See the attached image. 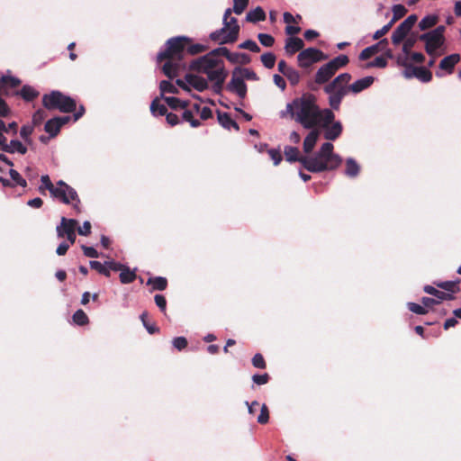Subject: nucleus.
<instances>
[{
    "instance_id": "1",
    "label": "nucleus",
    "mask_w": 461,
    "mask_h": 461,
    "mask_svg": "<svg viewBox=\"0 0 461 461\" xmlns=\"http://www.w3.org/2000/svg\"><path fill=\"white\" fill-rule=\"evenodd\" d=\"M332 110L331 108L321 109L315 95L307 94L288 103L285 109L280 112V117H290L304 129H313L317 127L321 119L327 122L335 118Z\"/></svg>"
},
{
    "instance_id": "2",
    "label": "nucleus",
    "mask_w": 461,
    "mask_h": 461,
    "mask_svg": "<svg viewBox=\"0 0 461 461\" xmlns=\"http://www.w3.org/2000/svg\"><path fill=\"white\" fill-rule=\"evenodd\" d=\"M334 146L327 141L312 156L303 157L301 159L303 167L312 173H321L338 168L342 163V158L333 152Z\"/></svg>"
},
{
    "instance_id": "3",
    "label": "nucleus",
    "mask_w": 461,
    "mask_h": 461,
    "mask_svg": "<svg viewBox=\"0 0 461 461\" xmlns=\"http://www.w3.org/2000/svg\"><path fill=\"white\" fill-rule=\"evenodd\" d=\"M350 80V74L342 73L324 86L323 90L329 95L328 102L331 109L336 111L339 109L342 99L348 93V84Z\"/></svg>"
},
{
    "instance_id": "4",
    "label": "nucleus",
    "mask_w": 461,
    "mask_h": 461,
    "mask_svg": "<svg viewBox=\"0 0 461 461\" xmlns=\"http://www.w3.org/2000/svg\"><path fill=\"white\" fill-rule=\"evenodd\" d=\"M220 53L214 52V50L206 55L194 59L190 68L198 73L205 74L208 80L212 79L214 75H219L225 71L224 64L219 59Z\"/></svg>"
},
{
    "instance_id": "5",
    "label": "nucleus",
    "mask_w": 461,
    "mask_h": 461,
    "mask_svg": "<svg viewBox=\"0 0 461 461\" xmlns=\"http://www.w3.org/2000/svg\"><path fill=\"white\" fill-rule=\"evenodd\" d=\"M42 104L48 110H59L62 113H71L77 108V104L74 99L58 90L44 95L42 97Z\"/></svg>"
},
{
    "instance_id": "6",
    "label": "nucleus",
    "mask_w": 461,
    "mask_h": 461,
    "mask_svg": "<svg viewBox=\"0 0 461 461\" xmlns=\"http://www.w3.org/2000/svg\"><path fill=\"white\" fill-rule=\"evenodd\" d=\"M51 196L61 201L63 203H72L74 209L79 210L80 200L77 191L62 180L56 183L55 191Z\"/></svg>"
},
{
    "instance_id": "7",
    "label": "nucleus",
    "mask_w": 461,
    "mask_h": 461,
    "mask_svg": "<svg viewBox=\"0 0 461 461\" xmlns=\"http://www.w3.org/2000/svg\"><path fill=\"white\" fill-rule=\"evenodd\" d=\"M444 32L445 27L440 25L420 36V40L425 41V49L429 55H434L437 50L443 44Z\"/></svg>"
},
{
    "instance_id": "8",
    "label": "nucleus",
    "mask_w": 461,
    "mask_h": 461,
    "mask_svg": "<svg viewBox=\"0 0 461 461\" xmlns=\"http://www.w3.org/2000/svg\"><path fill=\"white\" fill-rule=\"evenodd\" d=\"M188 41L186 37H174L167 40L166 48L158 53L157 59L158 61L169 59L174 56H180L185 49V41Z\"/></svg>"
},
{
    "instance_id": "9",
    "label": "nucleus",
    "mask_w": 461,
    "mask_h": 461,
    "mask_svg": "<svg viewBox=\"0 0 461 461\" xmlns=\"http://www.w3.org/2000/svg\"><path fill=\"white\" fill-rule=\"evenodd\" d=\"M297 59L300 67L308 68L315 62L327 59V55L318 49L308 48L298 54Z\"/></svg>"
},
{
    "instance_id": "10",
    "label": "nucleus",
    "mask_w": 461,
    "mask_h": 461,
    "mask_svg": "<svg viewBox=\"0 0 461 461\" xmlns=\"http://www.w3.org/2000/svg\"><path fill=\"white\" fill-rule=\"evenodd\" d=\"M332 118L329 122H325L324 120L321 119L317 125V129H323V136L330 142L337 140L342 133V124L339 121H334Z\"/></svg>"
},
{
    "instance_id": "11",
    "label": "nucleus",
    "mask_w": 461,
    "mask_h": 461,
    "mask_svg": "<svg viewBox=\"0 0 461 461\" xmlns=\"http://www.w3.org/2000/svg\"><path fill=\"white\" fill-rule=\"evenodd\" d=\"M240 27H234L232 30L223 25L222 28L212 32L210 34V39L219 44H226L234 42L239 36Z\"/></svg>"
},
{
    "instance_id": "12",
    "label": "nucleus",
    "mask_w": 461,
    "mask_h": 461,
    "mask_svg": "<svg viewBox=\"0 0 461 461\" xmlns=\"http://www.w3.org/2000/svg\"><path fill=\"white\" fill-rule=\"evenodd\" d=\"M226 89L230 93L236 94L241 99H244L247 95V85L235 68L232 71L230 82L226 86Z\"/></svg>"
},
{
    "instance_id": "13",
    "label": "nucleus",
    "mask_w": 461,
    "mask_h": 461,
    "mask_svg": "<svg viewBox=\"0 0 461 461\" xmlns=\"http://www.w3.org/2000/svg\"><path fill=\"white\" fill-rule=\"evenodd\" d=\"M214 52H219L220 56L225 57L230 63L233 64H248L250 62V58L246 53L230 52L225 47H220L214 50Z\"/></svg>"
},
{
    "instance_id": "14",
    "label": "nucleus",
    "mask_w": 461,
    "mask_h": 461,
    "mask_svg": "<svg viewBox=\"0 0 461 461\" xmlns=\"http://www.w3.org/2000/svg\"><path fill=\"white\" fill-rule=\"evenodd\" d=\"M70 116H57L46 122L44 129L50 137H55L60 131V128L68 123Z\"/></svg>"
},
{
    "instance_id": "15",
    "label": "nucleus",
    "mask_w": 461,
    "mask_h": 461,
    "mask_svg": "<svg viewBox=\"0 0 461 461\" xmlns=\"http://www.w3.org/2000/svg\"><path fill=\"white\" fill-rule=\"evenodd\" d=\"M77 226V221L74 219H67L65 217L61 218L60 225L57 226V234L59 237L62 238L69 233L76 232V228Z\"/></svg>"
},
{
    "instance_id": "16",
    "label": "nucleus",
    "mask_w": 461,
    "mask_h": 461,
    "mask_svg": "<svg viewBox=\"0 0 461 461\" xmlns=\"http://www.w3.org/2000/svg\"><path fill=\"white\" fill-rule=\"evenodd\" d=\"M336 71L328 64L321 66L315 74V83L321 85L330 81Z\"/></svg>"
},
{
    "instance_id": "17",
    "label": "nucleus",
    "mask_w": 461,
    "mask_h": 461,
    "mask_svg": "<svg viewBox=\"0 0 461 461\" xmlns=\"http://www.w3.org/2000/svg\"><path fill=\"white\" fill-rule=\"evenodd\" d=\"M185 79L188 85L199 92H203L208 88V82L203 77L194 74H187L185 75Z\"/></svg>"
},
{
    "instance_id": "18",
    "label": "nucleus",
    "mask_w": 461,
    "mask_h": 461,
    "mask_svg": "<svg viewBox=\"0 0 461 461\" xmlns=\"http://www.w3.org/2000/svg\"><path fill=\"white\" fill-rule=\"evenodd\" d=\"M374 81L375 78L371 76L357 79L353 84L348 86V92L350 91L354 94H358L368 88L374 83Z\"/></svg>"
},
{
    "instance_id": "19",
    "label": "nucleus",
    "mask_w": 461,
    "mask_h": 461,
    "mask_svg": "<svg viewBox=\"0 0 461 461\" xmlns=\"http://www.w3.org/2000/svg\"><path fill=\"white\" fill-rule=\"evenodd\" d=\"M312 131L308 133L303 140V151L305 153H311L318 140L320 135V130L317 128L311 129Z\"/></svg>"
},
{
    "instance_id": "20",
    "label": "nucleus",
    "mask_w": 461,
    "mask_h": 461,
    "mask_svg": "<svg viewBox=\"0 0 461 461\" xmlns=\"http://www.w3.org/2000/svg\"><path fill=\"white\" fill-rule=\"evenodd\" d=\"M360 165L353 158H348L345 161L344 174L349 178H356L360 173Z\"/></svg>"
},
{
    "instance_id": "21",
    "label": "nucleus",
    "mask_w": 461,
    "mask_h": 461,
    "mask_svg": "<svg viewBox=\"0 0 461 461\" xmlns=\"http://www.w3.org/2000/svg\"><path fill=\"white\" fill-rule=\"evenodd\" d=\"M304 46V42L298 37H289L285 41V50L289 55L301 50Z\"/></svg>"
},
{
    "instance_id": "22",
    "label": "nucleus",
    "mask_w": 461,
    "mask_h": 461,
    "mask_svg": "<svg viewBox=\"0 0 461 461\" xmlns=\"http://www.w3.org/2000/svg\"><path fill=\"white\" fill-rule=\"evenodd\" d=\"M460 60L459 54H451L441 59L439 68L446 70L447 73H452L455 65Z\"/></svg>"
},
{
    "instance_id": "23",
    "label": "nucleus",
    "mask_w": 461,
    "mask_h": 461,
    "mask_svg": "<svg viewBox=\"0 0 461 461\" xmlns=\"http://www.w3.org/2000/svg\"><path fill=\"white\" fill-rule=\"evenodd\" d=\"M387 44H388V40L387 39L381 40L376 44L369 46V47L364 49L360 52V54H359V59L361 60L368 59L372 55H374L375 53L378 52L380 47L386 46Z\"/></svg>"
},
{
    "instance_id": "24",
    "label": "nucleus",
    "mask_w": 461,
    "mask_h": 461,
    "mask_svg": "<svg viewBox=\"0 0 461 461\" xmlns=\"http://www.w3.org/2000/svg\"><path fill=\"white\" fill-rule=\"evenodd\" d=\"M417 19V15L411 14L402 22L395 30L406 37L416 23Z\"/></svg>"
},
{
    "instance_id": "25",
    "label": "nucleus",
    "mask_w": 461,
    "mask_h": 461,
    "mask_svg": "<svg viewBox=\"0 0 461 461\" xmlns=\"http://www.w3.org/2000/svg\"><path fill=\"white\" fill-rule=\"evenodd\" d=\"M217 119L219 123L224 129L230 130V128H234L236 131H239L240 129L238 123L235 121H233L227 113H221L218 111Z\"/></svg>"
},
{
    "instance_id": "26",
    "label": "nucleus",
    "mask_w": 461,
    "mask_h": 461,
    "mask_svg": "<svg viewBox=\"0 0 461 461\" xmlns=\"http://www.w3.org/2000/svg\"><path fill=\"white\" fill-rule=\"evenodd\" d=\"M423 290L425 293L435 296L436 300L439 301V303L444 300H452L454 298L453 294L439 291L431 285H425Z\"/></svg>"
},
{
    "instance_id": "27",
    "label": "nucleus",
    "mask_w": 461,
    "mask_h": 461,
    "mask_svg": "<svg viewBox=\"0 0 461 461\" xmlns=\"http://www.w3.org/2000/svg\"><path fill=\"white\" fill-rule=\"evenodd\" d=\"M3 150L8 153L18 152L23 155L26 153L27 148L21 141L14 140H11L10 143L5 144L3 147Z\"/></svg>"
},
{
    "instance_id": "28",
    "label": "nucleus",
    "mask_w": 461,
    "mask_h": 461,
    "mask_svg": "<svg viewBox=\"0 0 461 461\" xmlns=\"http://www.w3.org/2000/svg\"><path fill=\"white\" fill-rule=\"evenodd\" d=\"M266 19V13L264 10L258 6L253 10H250L246 15V21L249 23H258Z\"/></svg>"
},
{
    "instance_id": "29",
    "label": "nucleus",
    "mask_w": 461,
    "mask_h": 461,
    "mask_svg": "<svg viewBox=\"0 0 461 461\" xmlns=\"http://www.w3.org/2000/svg\"><path fill=\"white\" fill-rule=\"evenodd\" d=\"M227 75L228 73L225 70L219 75H214V77L210 79V81L213 83L212 88L215 93L220 94L221 92Z\"/></svg>"
},
{
    "instance_id": "30",
    "label": "nucleus",
    "mask_w": 461,
    "mask_h": 461,
    "mask_svg": "<svg viewBox=\"0 0 461 461\" xmlns=\"http://www.w3.org/2000/svg\"><path fill=\"white\" fill-rule=\"evenodd\" d=\"M285 156L288 162H300L304 156H299V150L295 147L286 146L285 148Z\"/></svg>"
},
{
    "instance_id": "31",
    "label": "nucleus",
    "mask_w": 461,
    "mask_h": 461,
    "mask_svg": "<svg viewBox=\"0 0 461 461\" xmlns=\"http://www.w3.org/2000/svg\"><path fill=\"white\" fill-rule=\"evenodd\" d=\"M147 285H152L153 290L163 291L167 288V281L162 276L149 277Z\"/></svg>"
},
{
    "instance_id": "32",
    "label": "nucleus",
    "mask_w": 461,
    "mask_h": 461,
    "mask_svg": "<svg viewBox=\"0 0 461 461\" xmlns=\"http://www.w3.org/2000/svg\"><path fill=\"white\" fill-rule=\"evenodd\" d=\"M136 278L135 270H131L128 267L124 266L120 273V281L122 284H131Z\"/></svg>"
},
{
    "instance_id": "33",
    "label": "nucleus",
    "mask_w": 461,
    "mask_h": 461,
    "mask_svg": "<svg viewBox=\"0 0 461 461\" xmlns=\"http://www.w3.org/2000/svg\"><path fill=\"white\" fill-rule=\"evenodd\" d=\"M348 61V57L347 55L341 54L329 61L328 64L337 72L338 69L345 67Z\"/></svg>"
},
{
    "instance_id": "34",
    "label": "nucleus",
    "mask_w": 461,
    "mask_h": 461,
    "mask_svg": "<svg viewBox=\"0 0 461 461\" xmlns=\"http://www.w3.org/2000/svg\"><path fill=\"white\" fill-rule=\"evenodd\" d=\"M178 67L176 62H173L169 59L163 65L162 70L167 77L173 78L176 76Z\"/></svg>"
},
{
    "instance_id": "35",
    "label": "nucleus",
    "mask_w": 461,
    "mask_h": 461,
    "mask_svg": "<svg viewBox=\"0 0 461 461\" xmlns=\"http://www.w3.org/2000/svg\"><path fill=\"white\" fill-rule=\"evenodd\" d=\"M19 94L26 101H32L39 95V92L28 85L23 86Z\"/></svg>"
},
{
    "instance_id": "36",
    "label": "nucleus",
    "mask_w": 461,
    "mask_h": 461,
    "mask_svg": "<svg viewBox=\"0 0 461 461\" xmlns=\"http://www.w3.org/2000/svg\"><path fill=\"white\" fill-rule=\"evenodd\" d=\"M150 112L154 116H162L167 114V109L164 104H159L158 98H156L150 104Z\"/></svg>"
},
{
    "instance_id": "37",
    "label": "nucleus",
    "mask_w": 461,
    "mask_h": 461,
    "mask_svg": "<svg viewBox=\"0 0 461 461\" xmlns=\"http://www.w3.org/2000/svg\"><path fill=\"white\" fill-rule=\"evenodd\" d=\"M235 69L240 74V76L244 79V81L245 80H252V81L258 80V77L257 76V74L249 68L237 67V68H235Z\"/></svg>"
},
{
    "instance_id": "38",
    "label": "nucleus",
    "mask_w": 461,
    "mask_h": 461,
    "mask_svg": "<svg viewBox=\"0 0 461 461\" xmlns=\"http://www.w3.org/2000/svg\"><path fill=\"white\" fill-rule=\"evenodd\" d=\"M438 22V17L436 15H427L423 17L419 23V28L421 31H425L429 28L434 26Z\"/></svg>"
},
{
    "instance_id": "39",
    "label": "nucleus",
    "mask_w": 461,
    "mask_h": 461,
    "mask_svg": "<svg viewBox=\"0 0 461 461\" xmlns=\"http://www.w3.org/2000/svg\"><path fill=\"white\" fill-rule=\"evenodd\" d=\"M457 281H445L437 283L436 285L443 290L446 293L454 294L458 291Z\"/></svg>"
},
{
    "instance_id": "40",
    "label": "nucleus",
    "mask_w": 461,
    "mask_h": 461,
    "mask_svg": "<svg viewBox=\"0 0 461 461\" xmlns=\"http://www.w3.org/2000/svg\"><path fill=\"white\" fill-rule=\"evenodd\" d=\"M164 99L167 105L172 109L185 108L187 106V102L182 101L176 97L167 96L164 97Z\"/></svg>"
},
{
    "instance_id": "41",
    "label": "nucleus",
    "mask_w": 461,
    "mask_h": 461,
    "mask_svg": "<svg viewBox=\"0 0 461 461\" xmlns=\"http://www.w3.org/2000/svg\"><path fill=\"white\" fill-rule=\"evenodd\" d=\"M41 185H40L39 189L41 193H43V190L44 189H47L49 190V192L50 193V194L52 195V194L54 193L55 191V186L56 185H54L50 179V176L48 175H45V176H42L41 178Z\"/></svg>"
},
{
    "instance_id": "42",
    "label": "nucleus",
    "mask_w": 461,
    "mask_h": 461,
    "mask_svg": "<svg viewBox=\"0 0 461 461\" xmlns=\"http://www.w3.org/2000/svg\"><path fill=\"white\" fill-rule=\"evenodd\" d=\"M73 321L79 326L86 325L89 321L87 315L81 309L76 311V312L73 314Z\"/></svg>"
},
{
    "instance_id": "43",
    "label": "nucleus",
    "mask_w": 461,
    "mask_h": 461,
    "mask_svg": "<svg viewBox=\"0 0 461 461\" xmlns=\"http://www.w3.org/2000/svg\"><path fill=\"white\" fill-rule=\"evenodd\" d=\"M194 114L193 110L185 109L182 113L183 120L188 122L192 127L195 128L200 125V121L194 119Z\"/></svg>"
},
{
    "instance_id": "44",
    "label": "nucleus",
    "mask_w": 461,
    "mask_h": 461,
    "mask_svg": "<svg viewBox=\"0 0 461 461\" xmlns=\"http://www.w3.org/2000/svg\"><path fill=\"white\" fill-rule=\"evenodd\" d=\"M393 11V23H395L397 20L405 15L407 10L402 5H394L392 8Z\"/></svg>"
},
{
    "instance_id": "45",
    "label": "nucleus",
    "mask_w": 461,
    "mask_h": 461,
    "mask_svg": "<svg viewBox=\"0 0 461 461\" xmlns=\"http://www.w3.org/2000/svg\"><path fill=\"white\" fill-rule=\"evenodd\" d=\"M261 62L267 68H272L276 63V56L271 52L264 53L261 58Z\"/></svg>"
},
{
    "instance_id": "46",
    "label": "nucleus",
    "mask_w": 461,
    "mask_h": 461,
    "mask_svg": "<svg viewBox=\"0 0 461 461\" xmlns=\"http://www.w3.org/2000/svg\"><path fill=\"white\" fill-rule=\"evenodd\" d=\"M416 78H418L421 82L427 83L431 80L432 74L427 68H425L423 67H419Z\"/></svg>"
},
{
    "instance_id": "47",
    "label": "nucleus",
    "mask_w": 461,
    "mask_h": 461,
    "mask_svg": "<svg viewBox=\"0 0 461 461\" xmlns=\"http://www.w3.org/2000/svg\"><path fill=\"white\" fill-rule=\"evenodd\" d=\"M239 48L244 49V50H249L251 52H255V53H258L260 51L259 46L257 44L256 41H254L252 40L245 41L244 42H242L239 45Z\"/></svg>"
},
{
    "instance_id": "48",
    "label": "nucleus",
    "mask_w": 461,
    "mask_h": 461,
    "mask_svg": "<svg viewBox=\"0 0 461 461\" xmlns=\"http://www.w3.org/2000/svg\"><path fill=\"white\" fill-rule=\"evenodd\" d=\"M9 175L12 180L15 183V185H20L22 187H25L27 185L26 180L23 178L16 170L10 169Z\"/></svg>"
},
{
    "instance_id": "49",
    "label": "nucleus",
    "mask_w": 461,
    "mask_h": 461,
    "mask_svg": "<svg viewBox=\"0 0 461 461\" xmlns=\"http://www.w3.org/2000/svg\"><path fill=\"white\" fill-rule=\"evenodd\" d=\"M259 42L265 47H271L275 42V39L272 35L267 33H259L258 35Z\"/></svg>"
},
{
    "instance_id": "50",
    "label": "nucleus",
    "mask_w": 461,
    "mask_h": 461,
    "mask_svg": "<svg viewBox=\"0 0 461 461\" xmlns=\"http://www.w3.org/2000/svg\"><path fill=\"white\" fill-rule=\"evenodd\" d=\"M407 307L411 312L419 315H424L428 312V310L424 306H421L415 303H408Z\"/></svg>"
},
{
    "instance_id": "51",
    "label": "nucleus",
    "mask_w": 461,
    "mask_h": 461,
    "mask_svg": "<svg viewBox=\"0 0 461 461\" xmlns=\"http://www.w3.org/2000/svg\"><path fill=\"white\" fill-rule=\"evenodd\" d=\"M258 422L260 424H266L269 420V411L267 409V406L266 404H262L260 414L258 416L257 419Z\"/></svg>"
},
{
    "instance_id": "52",
    "label": "nucleus",
    "mask_w": 461,
    "mask_h": 461,
    "mask_svg": "<svg viewBox=\"0 0 461 461\" xmlns=\"http://www.w3.org/2000/svg\"><path fill=\"white\" fill-rule=\"evenodd\" d=\"M394 24V23H393V20H390L388 23H386L385 25H384L381 29L377 30L374 35H373V39L374 40H378L380 39L382 36L385 35L389 30L392 28V26Z\"/></svg>"
},
{
    "instance_id": "53",
    "label": "nucleus",
    "mask_w": 461,
    "mask_h": 461,
    "mask_svg": "<svg viewBox=\"0 0 461 461\" xmlns=\"http://www.w3.org/2000/svg\"><path fill=\"white\" fill-rule=\"evenodd\" d=\"M233 12L236 14H241L246 9L249 0H233Z\"/></svg>"
},
{
    "instance_id": "54",
    "label": "nucleus",
    "mask_w": 461,
    "mask_h": 461,
    "mask_svg": "<svg viewBox=\"0 0 461 461\" xmlns=\"http://www.w3.org/2000/svg\"><path fill=\"white\" fill-rule=\"evenodd\" d=\"M159 88H160L162 95L164 93H176V87L171 82L167 81V80H163L160 82Z\"/></svg>"
},
{
    "instance_id": "55",
    "label": "nucleus",
    "mask_w": 461,
    "mask_h": 461,
    "mask_svg": "<svg viewBox=\"0 0 461 461\" xmlns=\"http://www.w3.org/2000/svg\"><path fill=\"white\" fill-rule=\"evenodd\" d=\"M285 77H287L292 85H296L300 80V74L294 68L287 70Z\"/></svg>"
},
{
    "instance_id": "56",
    "label": "nucleus",
    "mask_w": 461,
    "mask_h": 461,
    "mask_svg": "<svg viewBox=\"0 0 461 461\" xmlns=\"http://www.w3.org/2000/svg\"><path fill=\"white\" fill-rule=\"evenodd\" d=\"M172 344L175 348L181 351L187 346V339L185 337H176L172 340Z\"/></svg>"
},
{
    "instance_id": "57",
    "label": "nucleus",
    "mask_w": 461,
    "mask_h": 461,
    "mask_svg": "<svg viewBox=\"0 0 461 461\" xmlns=\"http://www.w3.org/2000/svg\"><path fill=\"white\" fill-rule=\"evenodd\" d=\"M0 81L4 84H9L12 87H15L21 84V80L12 76H2Z\"/></svg>"
},
{
    "instance_id": "58",
    "label": "nucleus",
    "mask_w": 461,
    "mask_h": 461,
    "mask_svg": "<svg viewBox=\"0 0 461 461\" xmlns=\"http://www.w3.org/2000/svg\"><path fill=\"white\" fill-rule=\"evenodd\" d=\"M252 365L257 367V368H260V369H264L266 368V362L264 360V357L261 354L259 353H257L253 357H252Z\"/></svg>"
},
{
    "instance_id": "59",
    "label": "nucleus",
    "mask_w": 461,
    "mask_h": 461,
    "mask_svg": "<svg viewBox=\"0 0 461 461\" xmlns=\"http://www.w3.org/2000/svg\"><path fill=\"white\" fill-rule=\"evenodd\" d=\"M416 42V40L414 38H408L404 41L402 51V53L406 55L411 54V50L413 48L414 44Z\"/></svg>"
},
{
    "instance_id": "60",
    "label": "nucleus",
    "mask_w": 461,
    "mask_h": 461,
    "mask_svg": "<svg viewBox=\"0 0 461 461\" xmlns=\"http://www.w3.org/2000/svg\"><path fill=\"white\" fill-rule=\"evenodd\" d=\"M387 65V61L383 57H376L373 61L369 62L366 67L367 68H385Z\"/></svg>"
},
{
    "instance_id": "61",
    "label": "nucleus",
    "mask_w": 461,
    "mask_h": 461,
    "mask_svg": "<svg viewBox=\"0 0 461 461\" xmlns=\"http://www.w3.org/2000/svg\"><path fill=\"white\" fill-rule=\"evenodd\" d=\"M81 249L85 254V256L92 258H96L99 257L98 251L93 247H87L86 245H82Z\"/></svg>"
},
{
    "instance_id": "62",
    "label": "nucleus",
    "mask_w": 461,
    "mask_h": 461,
    "mask_svg": "<svg viewBox=\"0 0 461 461\" xmlns=\"http://www.w3.org/2000/svg\"><path fill=\"white\" fill-rule=\"evenodd\" d=\"M269 376L267 374L263 375H254L252 376V380L255 384L258 385L266 384L268 382Z\"/></svg>"
},
{
    "instance_id": "63",
    "label": "nucleus",
    "mask_w": 461,
    "mask_h": 461,
    "mask_svg": "<svg viewBox=\"0 0 461 461\" xmlns=\"http://www.w3.org/2000/svg\"><path fill=\"white\" fill-rule=\"evenodd\" d=\"M419 67H413L411 65H409L407 68H405L403 71V76L406 78H412L417 77V71Z\"/></svg>"
},
{
    "instance_id": "64",
    "label": "nucleus",
    "mask_w": 461,
    "mask_h": 461,
    "mask_svg": "<svg viewBox=\"0 0 461 461\" xmlns=\"http://www.w3.org/2000/svg\"><path fill=\"white\" fill-rule=\"evenodd\" d=\"M268 154H269L270 158H272L275 166H277L281 162L282 155L278 150H276L275 149H271L268 150Z\"/></svg>"
}]
</instances>
